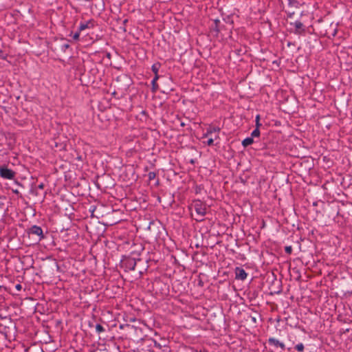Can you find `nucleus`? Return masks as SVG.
<instances>
[{
	"label": "nucleus",
	"instance_id": "5701e85b",
	"mask_svg": "<svg viewBox=\"0 0 352 352\" xmlns=\"http://www.w3.org/2000/svg\"><path fill=\"white\" fill-rule=\"evenodd\" d=\"M38 188H40V189H43L44 188V184L43 183L40 184L38 186Z\"/></svg>",
	"mask_w": 352,
	"mask_h": 352
},
{
	"label": "nucleus",
	"instance_id": "6e6552de",
	"mask_svg": "<svg viewBox=\"0 0 352 352\" xmlns=\"http://www.w3.org/2000/svg\"><path fill=\"white\" fill-rule=\"evenodd\" d=\"M254 140H253V138L252 137H250V138H246L245 139H244L242 142V145L244 146V147H246L249 145H251L252 143H253Z\"/></svg>",
	"mask_w": 352,
	"mask_h": 352
},
{
	"label": "nucleus",
	"instance_id": "2eb2a0df",
	"mask_svg": "<svg viewBox=\"0 0 352 352\" xmlns=\"http://www.w3.org/2000/svg\"><path fill=\"white\" fill-rule=\"evenodd\" d=\"M295 349L297 351L302 352L304 350V345L302 343H299V344L296 345Z\"/></svg>",
	"mask_w": 352,
	"mask_h": 352
},
{
	"label": "nucleus",
	"instance_id": "6ab92c4d",
	"mask_svg": "<svg viewBox=\"0 0 352 352\" xmlns=\"http://www.w3.org/2000/svg\"><path fill=\"white\" fill-rule=\"evenodd\" d=\"M79 36H80V32L78 31V32H76V33L74 34V36H73V38H74V40H78V39L79 38Z\"/></svg>",
	"mask_w": 352,
	"mask_h": 352
},
{
	"label": "nucleus",
	"instance_id": "20e7f679",
	"mask_svg": "<svg viewBox=\"0 0 352 352\" xmlns=\"http://www.w3.org/2000/svg\"><path fill=\"white\" fill-rule=\"evenodd\" d=\"M236 278L239 280H245L247 278V273L245 271L240 267H236L235 270Z\"/></svg>",
	"mask_w": 352,
	"mask_h": 352
},
{
	"label": "nucleus",
	"instance_id": "ddd939ff",
	"mask_svg": "<svg viewBox=\"0 0 352 352\" xmlns=\"http://www.w3.org/2000/svg\"><path fill=\"white\" fill-rule=\"evenodd\" d=\"M252 137H258L260 135V131H259V128H256L252 131Z\"/></svg>",
	"mask_w": 352,
	"mask_h": 352
},
{
	"label": "nucleus",
	"instance_id": "dca6fc26",
	"mask_svg": "<svg viewBox=\"0 0 352 352\" xmlns=\"http://www.w3.org/2000/svg\"><path fill=\"white\" fill-rule=\"evenodd\" d=\"M260 126H261V124H260V116L257 115L256 116V128H259Z\"/></svg>",
	"mask_w": 352,
	"mask_h": 352
},
{
	"label": "nucleus",
	"instance_id": "a211bd4d",
	"mask_svg": "<svg viewBox=\"0 0 352 352\" xmlns=\"http://www.w3.org/2000/svg\"><path fill=\"white\" fill-rule=\"evenodd\" d=\"M149 180H152L155 177V173L154 172H150L148 174Z\"/></svg>",
	"mask_w": 352,
	"mask_h": 352
},
{
	"label": "nucleus",
	"instance_id": "7ed1b4c3",
	"mask_svg": "<svg viewBox=\"0 0 352 352\" xmlns=\"http://www.w3.org/2000/svg\"><path fill=\"white\" fill-rule=\"evenodd\" d=\"M30 234H34L39 237V239L43 238V230L41 227L37 226H33L30 228L29 232Z\"/></svg>",
	"mask_w": 352,
	"mask_h": 352
},
{
	"label": "nucleus",
	"instance_id": "4468645a",
	"mask_svg": "<svg viewBox=\"0 0 352 352\" xmlns=\"http://www.w3.org/2000/svg\"><path fill=\"white\" fill-rule=\"evenodd\" d=\"M96 330L98 333H101L104 331V329L101 324H97L96 326Z\"/></svg>",
	"mask_w": 352,
	"mask_h": 352
},
{
	"label": "nucleus",
	"instance_id": "f8f14e48",
	"mask_svg": "<svg viewBox=\"0 0 352 352\" xmlns=\"http://www.w3.org/2000/svg\"><path fill=\"white\" fill-rule=\"evenodd\" d=\"M220 131V129L218 128V127H212V128H210L208 131H207V135L208 134H211L212 133H219Z\"/></svg>",
	"mask_w": 352,
	"mask_h": 352
},
{
	"label": "nucleus",
	"instance_id": "4be33fe9",
	"mask_svg": "<svg viewBox=\"0 0 352 352\" xmlns=\"http://www.w3.org/2000/svg\"><path fill=\"white\" fill-rule=\"evenodd\" d=\"M12 192H13L14 194L17 195H20V192H19V191L17 189H15V190H14V189H13V190H12Z\"/></svg>",
	"mask_w": 352,
	"mask_h": 352
},
{
	"label": "nucleus",
	"instance_id": "0eeeda50",
	"mask_svg": "<svg viewBox=\"0 0 352 352\" xmlns=\"http://www.w3.org/2000/svg\"><path fill=\"white\" fill-rule=\"evenodd\" d=\"M159 78V76L158 75H156L155 76L154 78L153 79L151 83H152V89H153V91L155 92L157 89H158V85L157 83V80H158Z\"/></svg>",
	"mask_w": 352,
	"mask_h": 352
},
{
	"label": "nucleus",
	"instance_id": "39448f33",
	"mask_svg": "<svg viewBox=\"0 0 352 352\" xmlns=\"http://www.w3.org/2000/svg\"><path fill=\"white\" fill-rule=\"evenodd\" d=\"M268 342L270 344H273L274 346H277V347L278 346L280 347L283 350L285 349V345L284 343L279 342L278 340H276L274 338H270L268 340Z\"/></svg>",
	"mask_w": 352,
	"mask_h": 352
},
{
	"label": "nucleus",
	"instance_id": "f257e3e1",
	"mask_svg": "<svg viewBox=\"0 0 352 352\" xmlns=\"http://www.w3.org/2000/svg\"><path fill=\"white\" fill-rule=\"evenodd\" d=\"M190 208L195 210L197 214V217L195 218V219L197 221H201L204 219V217L206 214L208 210L206 204L203 203L200 200H196L193 201Z\"/></svg>",
	"mask_w": 352,
	"mask_h": 352
},
{
	"label": "nucleus",
	"instance_id": "412c9836",
	"mask_svg": "<svg viewBox=\"0 0 352 352\" xmlns=\"http://www.w3.org/2000/svg\"><path fill=\"white\" fill-rule=\"evenodd\" d=\"M15 288L16 290L18 291H20L22 288L21 285L20 284H17L16 286H15Z\"/></svg>",
	"mask_w": 352,
	"mask_h": 352
},
{
	"label": "nucleus",
	"instance_id": "1a4fd4ad",
	"mask_svg": "<svg viewBox=\"0 0 352 352\" xmlns=\"http://www.w3.org/2000/svg\"><path fill=\"white\" fill-rule=\"evenodd\" d=\"M294 25L296 29V32L300 33L303 27L302 23L300 21H296Z\"/></svg>",
	"mask_w": 352,
	"mask_h": 352
},
{
	"label": "nucleus",
	"instance_id": "f3484780",
	"mask_svg": "<svg viewBox=\"0 0 352 352\" xmlns=\"http://www.w3.org/2000/svg\"><path fill=\"white\" fill-rule=\"evenodd\" d=\"M285 251L286 253L290 254L292 252V246H286L285 248Z\"/></svg>",
	"mask_w": 352,
	"mask_h": 352
},
{
	"label": "nucleus",
	"instance_id": "423d86ee",
	"mask_svg": "<svg viewBox=\"0 0 352 352\" xmlns=\"http://www.w3.org/2000/svg\"><path fill=\"white\" fill-rule=\"evenodd\" d=\"M125 265L131 270H134L136 265V261L135 259L129 258L126 261Z\"/></svg>",
	"mask_w": 352,
	"mask_h": 352
},
{
	"label": "nucleus",
	"instance_id": "9b49d317",
	"mask_svg": "<svg viewBox=\"0 0 352 352\" xmlns=\"http://www.w3.org/2000/svg\"><path fill=\"white\" fill-rule=\"evenodd\" d=\"M160 67V63H155L152 65V71L155 74V76L158 75L157 73H158Z\"/></svg>",
	"mask_w": 352,
	"mask_h": 352
},
{
	"label": "nucleus",
	"instance_id": "aec40b11",
	"mask_svg": "<svg viewBox=\"0 0 352 352\" xmlns=\"http://www.w3.org/2000/svg\"><path fill=\"white\" fill-rule=\"evenodd\" d=\"M213 142H214V140L212 138H209L207 141V144L208 146H211L213 144Z\"/></svg>",
	"mask_w": 352,
	"mask_h": 352
},
{
	"label": "nucleus",
	"instance_id": "f03ea898",
	"mask_svg": "<svg viewBox=\"0 0 352 352\" xmlns=\"http://www.w3.org/2000/svg\"><path fill=\"white\" fill-rule=\"evenodd\" d=\"M15 173L7 167H0V176L4 179H12L14 177Z\"/></svg>",
	"mask_w": 352,
	"mask_h": 352
},
{
	"label": "nucleus",
	"instance_id": "9d476101",
	"mask_svg": "<svg viewBox=\"0 0 352 352\" xmlns=\"http://www.w3.org/2000/svg\"><path fill=\"white\" fill-rule=\"evenodd\" d=\"M89 24H91V22H87L86 23H81L78 28L79 32H81L82 30H85L87 28H89Z\"/></svg>",
	"mask_w": 352,
	"mask_h": 352
}]
</instances>
